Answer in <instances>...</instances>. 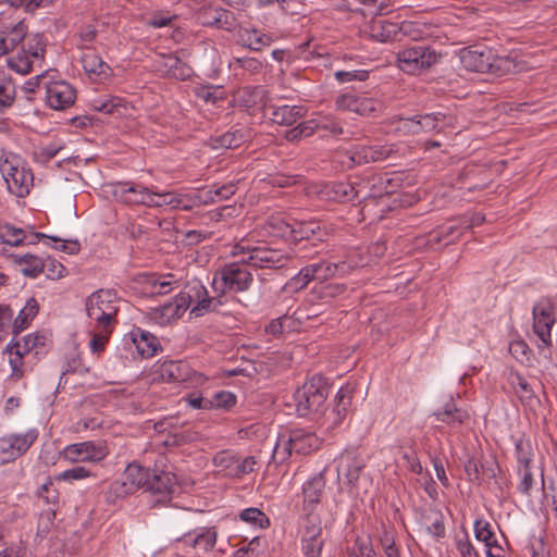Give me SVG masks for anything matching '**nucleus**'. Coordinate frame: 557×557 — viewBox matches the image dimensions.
Masks as SVG:
<instances>
[{"label": "nucleus", "mask_w": 557, "mask_h": 557, "mask_svg": "<svg viewBox=\"0 0 557 557\" xmlns=\"http://www.w3.org/2000/svg\"><path fill=\"white\" fill-rule=\"evenodd\" d=\"M233 256L242 259L238 262L226 264L216 271L212 287L216 294L245 292L252 283V274L247 265L261 269H276L284 265L287 257L281 250L273 249L267 245L253 246L249 239H243L236 244L232 251Z\"/></svg>", "instance_id": "nucleus-1"}, {"label": "nucleus", "mask_w": 557, "mask_h": 557, "mask_svg": "<svg viewBox=\"0 0 557 557\" xmlns=\"http://www.w3.org/2000/svg\"><path fill=\"white\" fill-rule=\"evenodd\" d=\"M20 44L21 50L7 59L8 66L22 75L40 69L46 53L42 35H27V27L23 22L10 24L0 30V57L14 50Z\"/></svg>", "instance_id": "nucleus-2"}, {"label": "nucleus", "mask_w": 557, "mask_h": 557, "mask_svg": "<svg viewBox=\"0 0 557 557\" xmlns=\"http://www.w3.org/2000/svg\"><path fill=\"white\" fill-rule=\"evenodd\" d=\"M214 298L208 295L207 288L199 280H191L183 285L181 292L173 301L151 308L149 319L161 326L178 320L188 308L195 318L213 310Z\"/></svg>", "instance_id": "nucleus-3"}, {"label": "nucleus", "mask_w": 557, "mask_h": 557, "mask_svg": "<svg viewBox=\"0 0 557 557\" xmlns=\"http://www.w3.org/2000/svg\"><path fill=\"white\" fill-rule=\"evenodd\" d=\"M119 298L112 289H99L86 298L85 310L90 324L102 330H113L120 310Z\"/></svg>", "instance_id": "nucleus-4"}, {"label": "nucleus", "mask_w": 557, "mask_h": 557, "mask_svg": "<svg viewBox=\"0 0 557 557\" xmlns=\"http://www.w3.org/2000/svg\"><path fill=\"white\" fill-rule=\"evenodd\" d=\"M327 387L320 376H312L294 393L296 411L300 417L315 418L324 406Z\"/></svg>", "instance_id": "nucleus-5"}, {"label": "nucleus", "mask_w": 557, "mask_h": 557, "mask_svg": "<svg viewBox=\"0 0 557 557\" xmlns=\"http://www.w3.org/2000/svg\"><path fill=\"white\" fill-rule=\"evenodd\" d=\"M459 60L465 70L478 73H494L500 69L510 71L513 66L511 60L496 57L487 47L463 48L459 53Z\"/></svg>", "instance_id": "nucleus-6"}, {"label": "nucleus", "mask_w": 557, "mask_h": 557, "mask_svg": "<svg viewBox=\"0 0 557 557\" xmlns=\"http://www.w3.org/2000/svg\"><path fill=\"white\" fill-rule=\"evenodd\" d=\"M0 172L12 195L25 197L29 194L34 176L18 156L12 153L5 156L0 163Z\"/></svg>", "instance_id": "nucleus-7"}, {"label": "nucleus", "mask_w": 557, "mask_h": 557, "mask_svg": "<svg viewBox=\"0 0 557 557\" xmlns=\"http://www.w3.org/2000/svg\"><path fill=\"white\" fill-rule=\"evenodd\" d=\"M440 61V54L424 45L404 48L397 53L398 67L410 75H418Z\"/></svg>", "instance_id": "nucleus-8"}, {"label": "nucleus", "mask_w": 557, "mask_h": 557, "mask_svg": "<svg viewBox=\"0 0 557 557\" xmlns=\"http://www.w3.org/2000/svg\"><path fill=\"white\" fill-rule=\"evenodd\" d=\"M109 455V449L104 441H86L65 446L60 456L63 460L71 463H97L102 461Z\"/></svg>", "instance_id": "nucleus-9"}, {"label": "nucleus", "mask_w": 557, "mask_h": 557, "mask_svg": "<svg viewBox=\"0 0 557 557\" xmlns=\"http://www.w3.org/2000/svg\"><path fill=\"white\" fill-rule=\"evenodd\" d=\"M39 432L32 428L24 433H12L0 437V466L23 456L37 441Z\"/></svg>", "instance_id": "nucleus-10"}, {"label": "nucleus", "mask_w": 557, "mask_h": 557, "mask_svg": "<svg viewBox=\"0 0 557 557\" xmlns=\"http://www.w3.org/2000/svg\"><path fill=\"white\" fill-rule=\"evenodd\" d=\"M214 467L224 472L225 476L232 479H240L256 470L258 463L255 456L240 458L230 450H221L216 453L212 459Z\"/></svg>", "instance_id": "nucleus-11"}, {"label": "nucleus", "mask_w": 557, "mask_h": 557, "mask_svg": "<svg viewBox=\"0 0 557 557\" xmlns=\"http://www.w3.org/2000/svg\"><path fill=\"white\" fill-rule=\"evenodd\" d=\"M300 543L304 557H322L325 540L319 516L304 518Z\"/></svg>", "instance_id": "nucleus-12"}, {"label": "nucleus", "mask_w": 557, "mask_h": 557, "mask_svg": "<svg viewBox=\"0 0 557 557\" xmlns=\"http://www.w3.org/2000/svg\"><path fill=\"white\" fill-rule=\"evenodd\" d=\"M351 404V394L348 388L341 387L335 397L334 404L331 408L320 410V414L314 419L320 423V426L325 431L336 429L346 418L348 408Z\"/></svg>", "instance_id": "nucleus-13"}, {"label": "nucleus", "mask_w": 557, "mask_h": 557, "mask_svg": "<svg viewBox=\"0 0 557 557\" xmlns=\"http://www.w3.org/2000/svg\"><path fill=\"white\" fill-rule=\"evenodd\" d=\"M533 330L542 345L540 348L548 347L552 344V327L555 323L554 307L548 298L540 299L532 310Z\"/></svg>", "instance_id": "nucleus-14"}, {"label": "nucleus", "mask_w": 557, "mask_h": 557, "mask_svg": "<svg viewBox=\"0 0 557 557\" xmlns=\"http://www.w3.org/2000/svg\"><path fill=\"white\" fill-rule=\"evenodd\" d=\"M337 110L350 111L360 115H370L382 110V102L366 94L345 92L335 100Z\"/></svg>", "instance_id": "nucleus-15"}, {"label": "nucleus", "mask_w": 557, "mask_h": 557, "mask_svg": "<svg viewBox=\"0 0 557 557\" xmlns=\"http://www.w3.org/2000/svg\"><path fill=\"white\" fill-rule=\"evenodd\" d=\"M349 159L354 164H364L386 160L399 156L400 148L396 144L377 146L354 145L349 149Z\"/></svg>", "instance_id": "nucleus-16"}, {"label": "nucleus", "mask_w": 557, "mask_h": 557, "mask_svg": "<svg viewBox=\"0 0 557 557\" xmlns=\"http://www.w3.org/2000/svg\"><path fill=\"white\" fill-rule=\"evenodd\" d=\"M46 103L53 110H65L74 104L76 99V90L65 81L45 82Z\"/></svg>", "instance_id": "nucleus-17"}, {"label": "nucleus", "mask_w": 557, "mask_h": 557, "mask_svg": "<svg viewBox=\"0 0 557 557\" xmlns=\"http://www.w3.org/2000/svg\"><path fill=\"white\" fill-rule=\"evenodd\" d=\"M151 191L146 186L131 182H117L112 185L113 197L125 205L150 207Z\"/></svg>", "instance_id": "nucleus-18"}, {"label": "nucleus", "mask_w": 557, "mask_h": 557, "mask_svg": "<svg viewBox=\"0 0 557 557\" xmlns=\"http://www.w3.org/2000/svg\"><path fill=\"white\" fill-rule=\"evenodd\" d=\"M151 472L138 463H129L123 473V482H114L112 488L119 495L132 493L137 488L147 490Z\"/></svg>", "instance_id": "nucleus-19"}, {"label": "nucleus", "mask_w": 557, "mask_h": 557, "mask_svg": "<svg viewBox=\"0 0 557 557\" xmlns=\"http://www.w3.org/2000/svg\"><path fill=\"white\" fill-rule=\"evenodd\" d=\"M197 21L208 27L232 30L235 27L234 14L223 8L202 7L196 13Z\"/></svg>", "instance_id": "nucleus-20"}, {"label": "nucleus", "mask_w": 557, "mask_h": 557, "mask_svg": "<svg viewBox=\"0 0 557 557\" xmlns=\"http://www.w3.org/2000/svg\"><path fill=\"white\" fill-rule=\"evenodd\" d=\"M357 267H359L358 262L346 260L338 262L319 261L308 264L312 278L320 281V283L332 277L345 276Z\"/></svg>", "instance_id": "nucleus-21"}, {"label": "nucleus", "mask_w": 557, "mask_h": 557, "mask_svg": "<svg viewBox=\"0 0 557 557\" xmlns=\"http://www.w3.org/2000/svg\"><path fill=\"white\" fill-rule=\"evenodd\" d=\"M218 540V532L214 528L202 527L187 532L180 540L185 546L195 549L196 554L208 553Z\"/></svg>", "instance_id": "nucleus-22"}, {"label": "nucleus", "mask_w": 557, "mask_h": 557, "mask_svg": "<svg viewBox=\"0 0 557 557\" xmlns=\"http://www.w3.org/2000/svg\"><path fill=\"white\" fill-rule=\"evenodd\" d=\"M325 478L322 472L315 474L311 479H309L302 486V496H304V506L302 510L306 513V517H312L314 515V510L324 493L325 488Z\"/></svg>", "instance_id": "nucleus-23"}, {"label": "nucleus", "mask_w": 557, "mask_h": 557, "mask_svg": "<svg viewBox=\"0 0 557 557\" xmlns=\"http://www.w3.org/2000/svg\"><path fill=\"white\" fill-rule=\"evenodd\" d=\"M474 536L479 542H482L486 549V557H504L505 550L498 543L495 533L492 530L490 522L483 519H478L473 525Z\"/></svg>", "instance_id": "nucleus-24"}, {"label": "nucleus", "mask_w": 557, "mask_h": 557, "mask_svg": "<svg viewBox=\"0 0 557 557\" xmlns=\"http://www.w3.org/2000/svg\"><path fill=\"white\" fill-rule=\"evenodd\" d=\"M90 110L106 115L123 116L128 112V102L111 95L96 97L89 101Z\"/></svg>", "instance_id": "nucleus-25"}, {"label": "nucleus", "mask_w": 557, "mask_h": 557, "mask_svg": "<svg viewBox=\"0 0 557 557\" xmlns=\"http://www.w3.org/2000/svg\"><path fill=\"white\" fill-rule=\"evenodd\" d=\"M177 485V480L171 471L154 469L149 478L147 491L166 498L172 495Z\"/></svg>", "instance_id": "nucleus-26"}, {"label": "nucleus", "mask_w": 557, "mask_h": 557, "mask_svg": "<svg viewBox=\"0 0 557 557\" xmlns=\"http://www.w3.org/2000/svg\"><path fill=\"white\" fill-rule=\"evenodd\" d=\"M321 198L329 201H350L360 197V189L348 182L325 184L320 190Z\"/></svg>", "instance_id": "nucleus-27"}, {"label": "nucleus", "mask_w": 557, "mask_h": 557, "mask_svg": "<svg viewBox=\"0 0 557 557\" xmlns=\"http://www.w3.org/2000/svg\"><path fill=\"white\" fill-rule=\"evenodd\" d=\"M81 62L85 73L95 82H103L112 75L109 64L91 50L82 54Z\"/></svg>", "instance_id": "nucleus-28"}, {"label": "nucleus", "mask_w": 557, "mask_h": 557, "mask_svg": "<svg viewBox=\"0 0 557 557\" xmlns=\"http://www.w3.org/2000/svg\"><path fill=\"white\" fill-rule=\"evenodd\" d=\"M364 463L350 453L343 454L337 466L338 478H344L346 483L356 486Z\"/></svg>", "instance_id": "nucleus-29"}, {"label": "nucleus", "mask_w": 557, "mask_h": 557, "mask_svg": "<svg viewBox=\"0 0 557 557\" xmlns=\"http://www.w3.org/2000/svg\"><path fill=\"white\" fill-rule=\"evenodd\" d=\"M129 336L138 355L143 358H150L158 351L159 342L150 332L135 327L129 332Z\"/></svg>", "instance_id": "nucleus-30"}, {"label": "nucleus", "mask_w": 557, "mask_h": 557, "mask_svg": "<svg viewBox=\"0 0 557 557\" xmlns=\"http://www.w3.org/2000/svg\"><path fill=\"white\" fill-rule=\"evenodd\" d=\"M158 70L168 77L181 81L191 75V69L174 54L163 55L159 61Z\"/></svg>", "instance_id": "nucleus-31"}, {"label": "nucleus", "mask_w": 557, "mask_h": 557, "mask_svg": "<svg viewBox=\"0 0 557 557\" xmlns=\"http://www.w3.org/2000/svg\"><path fill=\"white\" fill-rule=\"evenodd\" d=\"M147 286L151 288L152 294L166 295L182 287V276L175 273L152 274L147 277Z\"/></svg>", "instance_id": "nucleus-32"}, {"label": "nucleus", "mask_w": 557, "mask_h": 557, "mask_svg": "<svg viewBox=\"0 0 557 557\" xmlns=\"http://www.w3.org/2000/svg\"><path fill=\"white\" fill-rule=\"evenodd\" d=\"M294 453L308 455L317 450L321 445V440L311 431L296 429L290 431Z\"/></svg>", "instance_id": "nucleus-33"}, {"label": "nucleus", "mask_w": 557, "mask_h": 557, "mask_svg": "<svg viewBox=\"0 0 557 557\" xmlns=\"http://www.w3.org/2000/svg\"><path fill=\"white\" fill-rule=\"evenodd\" d=\"M149 208H168L171 210L175 209H188V199L183 195L175 191H151V202Z\"/></svg>", "instance_id": "nucleus-34"}, {"label": "nucleus", "mask_w": 557, "mask_h": 557, "mask_svg": "<svg viewBox=\"0 0 557 557\" xmlns=\"http://www.w3.org/2000/svg\"><path fill=\"white\" fill-rule=\"evenodd\" d=\"M238 37L243 46L255 51H260L274 41L273 36L262 33L257 28H240Z\"/></svg>", "instance_id": "nucleus-35"}, {"label": "nucleus", "mask_w": 557, "mask_h": 557, "mask_svg": "<svg viewBox=\"0 0 557 557\" xmlns=\"http://www.w3.org/2000/svg\"><path fill=\"white\" fill-rule=\"evenodd\" d=\"M12 259L18 271L25 276L37 277L45 271L44 260L36 255H13Z\"/></svg>", "instance_id": "nucleus-36"}, {"label": "nucleus", "mask_w": 557, "mask_h": 557, "mask_svg": "<svg viewBox=\"0 0 557 557\" xmlns=\"http://www.w3.org/2000/svg\"><path fill=\"white\" fill-rule=\"evenodd\" d=\"M16 94L13 78L3 69H0V113H4L13 107Z\"/></svg>", "instance_id": "nucleus-37"}, {"label": "nucleus", "mask_w": 557, "mask_h": 557, "mask_svg": "<svg viewBox=\"0 0 557 557\" xmlns=\"http://www.w3.org/2000/svg\"><path fill=\"white\" fill-rule=\"evenodd\" d=\"M433 416L437 421L447 424H461L469 418L467 410L457 408L453 398H449L443 406V408L436 410Z\"/></svg>", "instance_id": "nucleus-38"}, {"label": "nucleus", "mask_w": 557, "mask_h": 557, "mask_svg": "<svg viewBox=\"0 0 557 557\" xmlns=\"http://www.w3.org/2000/svg\"><path fill=\"white\" fill-rule=\"evenodd\" d=\"M37 495L38 498L42 500L45 504L52 506L40 515V519H47L49 523L52 522L57 513L55 507L59 504L58 491L54 488L52 482L48 480L39 487Z\"/></svg>", "instance_id": "nucleus-39"}, {"label": "nucleus", "mask_w": 557, "mask_h": 557, "mask_svg": "<svg viewBox=\"0 0 557 557\" xmlns=\"http://www.w3.org/2000/svg\"><path fill=\"white\" fill-rule=\"evenodd\" d=\"M271 110L272 121L276 124L286 126L293 125L305 114L302 107L299 106L284 104L271 107Z\"/></svg>", "instance_id": "nucleus-40"}, {"label": "nucleus", "mask_w": 557, "mask_h": 557, "mask_svg": "<svg viewBox=\"0 0 557 557\" xmlns=\"http://www.w3.org/2000/svg\"><path fill=\"white\" fill-rule=\"evenodd\" d=\"M268 236L284 238L293 242V224L281 216H271L263 226Z\"/></svg>", "instance_id": "nucleus-41"}, {"label": "nucleus", "mask_w": 557, "mask_h": 557, "mask_svg": "<svg viewBox=\"0 0 557 557\" xmlns=\"http://www.w3.org/2000/svg\"><path fill=\"white\" fill-rule=\"evenodd\" d=\"M399 27L387 20L373 21L370 27L371 37L380 42H387L396 37Z\"/></svg>", "instance_id": "nucleus-42"}, {"label": "nucleus", "mask_w": 557, "mask_h": 557, "mask_svg": "<svg viewBox=\"0 0 557 557\" xmlns=\"http://www.w3.org/2000/svg\"><path fill=\"white\" fill-rule=\"evenodd\" d=\"M25 228L16 227L9 222L0 223V242L2 244L18 247L25 242Z\"/></svg>", "instance_id": "nucleus-43"}, {"label": "nucleus", "mask_w": 557, "mask_h": 557, "mask_svg": "<svg viewBox=\"0 0 557 557\" xmlns=\"http://www.w3.org/2000/svg\"><path fill=\"white\" fill-rule=\"evenodd\" d=\"M346 293V285L342 283H319L312 288V295L325 302L331 301Z\"/></svg>", "instance_id": "nucleus-44"}, {"label": "nucleus", "mask_w": 557, "mask_h": 557, "mask_svg": "<svg viewBox=\"0 0 557 557\" xmlns=\"http://www.w3.org/2000/svg\"><path fill=\"white\" fill-rule=\"evenodd\" d=\"M38 313V302L35 298H29L20 310L13 323L14 332H22Z\"/></svg>", "instance_id": "nucleus-45"}, {"label": "nucleus", "mask_w": 557, "mask_h": 557, "mask_svg": "<svg viewBox=\"0 0 557 557\" xmlns=\"http://www.w3.org/2000/svg\"><path fill=\"white\" fill-rule=\"evenodd\" d=\"M245 141V135L242 131H228L221 136L211 139V146L214 149H234Z\"/></svg>", "instance_id": "nucleus-46"}, {"label": "nucleus", "mask_w": 557, "mask_h": 557, "mask_svg": "<svg viewBox=\"0 0 557 557\" xmlns=\"http://www.w3.org/2000/svg\"><path fill=\"white\" fill-rule=\"evenodd\" d=\"M175 382H185L190 385H201L206 382V377L193 370L185 361H176Z\"/></svg>", "instance_id": "nucleus-47"}, {"label": "nucleus", "mask_w": 557, "mask_h": 557, "mask_svg": "<svg viewBox=\"0 0 557 557\" xmlns=\"http://www.w3.org/2000/svg\"><path fill=\"white\" fill-rule=\"evenodd\" d=\"M4 351L10 354L9 363L12 369L11 376L17 380L21 379L24 374L23 356L26 355L21 349V342H16L14 345L9 344Z\"/></svg>", "instance_id": "nucleus-48"}, {"label": "nucleus", "mask_w": 557, "mask_h": 557, "mask_svg": "<svg viewBox=\"0 0 557 557\" xmlns=\"http://www.w3.org/2000/svg\"><path fill=\"white\" fill-rule=\"evenodd\" d=\"M239 519L252 527L267 529L270 527L269 517L259 508L250 507L240 511Z\"/></svg>", "instance_id": "nucleus-49"}, {"label": "nucleus", "mask_w": 557, "mask_h": 557, "mask_svg": "<svg viewBox=\"0 0 557 557\" xmlns=\"http://www.w3.org/2000/svg\"><path fill=\"white\" fill-rule=\"evenodd\" d=\"M293 451L292 434L280 435L272 451V459L276 463H283L290 457Z\"/></svg>", "instance_id": "nucleus-50"}, {"label": "nucleus", "mask_w": 557, "mask_h": 557, "mask_svg": "<svg viewBox=\"0 0 557 557\" xmlns=\"http://www.w3.org/2000/svg\"><path fill=\"white\" fill-rule=\"evenodd\" d=\"M444 119L445 115L442 113L416 115L418 134L440 131V123L443 122Z\"/></svg>", "instance_id": "nucleus-51"}, {"label": "nucleus", "mask_w": 557, "mask_h": 557, "mask_svg": "<svg viewBox=\"0 0 557 557\" xmlns=\"http://www.w3.org/2000/svg\"><path fill=\"white\" fill-rule=\"evenodd\" d=\"M308 265L304 267L296 275H294L284 285V290L287 293H295L304 289L311 281L312 274L310 273Z\"/></svg>", "instance_id": "nucleus-52"}, {"label": "nucleus", "mask_w": 557, "mask_h": 557, "mask_svg": "<svg viewBox=\"0 0 557 557\" xmlns=\"http://www.w3.org/2000/svg\"><path fill=\"white\" fill-rule=\"evenodd\" d=\"M293 228V243L300 242L302 239H310L317 235V232L320 230V226L314 221L309 222H294Z\"/></svg>", "instance_id": "nucleus-53"}, {"label": "nucleus", "mask_w": 557, "mask_h": 557, "mask_svg": "<svg viewBox=\"0 0 557 557\" xmlns=\"http://www.w3.org/2000/svg\"><path fill=\"white\" fill-rule=\"evenodd\" d=\"M54 71L47 70L34 77H30L23 84V91L26 95L36 92L40 87L45 88V82H49V78L54 77Z\"/></svg>", "instance_id": "nucleus-54"}, {"label": "nucleus", "mask_w": 557, "mask_h": 557, "mask_svg": "<svg viewBox=\"0 0 557 557\" xmlns=\"http://www.w3.org/2000/svg\"><path fill=\"white\" fill-rule=\"evenodd\" d=\"M95 332L91 335V339L89 342V348L92 354H101L104 351L106 345L109 341V336L113 330H102L94 327Z\"/></svg>", "instance_id": "nucleus-55"}, {"label": "nucleus", "mask_w": 557, "mask_h": 557, "mask_svg": "<svg viewBox=\"0 0 557 557\" xmlns=\"http://www.w3.org/2000/svg\"><path fill=\"white\" fill-rule=\"evenodd\" d=\"M310 123L314 125L315 129H324L333 135H341L343 133L342 126L329 115H319L315 119L310 120Z\"/></svg>", "instance_id": "nucleus-56"}, {"label": "nucleus", "mask_w": 557, "mask_h": 557, "mask_svg": "<svg viewBox=\"0 0 557 557\" xmlns=\"http://www.w3.org/2000/svg\"><path fill=\"white\" fill-rule=\"evenodd\" d=\"M348 557H376V555L369 539L357 537Z\"/></svg>", "instance_id": "nucleus-57"}, {"label": "nucleus", "mask_w": 557, "mask_h": 557, "mask_svg": "<svg viewBox=\"0 0 557 557\" xmlns=\"http://www.w3.org/2000/svg\"><path fill=\"white\" fill-rule=\"evenodd\" d=\"M236 404V396L228 391H220L209 400L210 408L231 409Z\"/></svg>", "instance_id": "nucleus-58"}, {"label": "nucleus", "mask_w": 557, "mask_h": 557, "mask_svg": "<svg viewBox=\"0 0 557 557\" xmlns=\"http://www.w3.org/2000/svg\"><path fill=\"white\" fill-rule=\"evenodd\" d=\"M515 447L518 468H529L533 457L531 444L528 441L519 440L516 442Z\"/></svg>", "instance_id": "nucleus-59"}, {"label": "nucleus", "mask_w": 557, "mask_h": 557, "mask_svg": "<svg viewBox=\"0 0 557 557\" xmlns=\"http://www.w3.org/2000/svg\"><path fill=\"white\" fill-rule=\"evenodd\" d=\"M89 476H91V472L87 468L77 466L58 473L55 480L72 483L74 481L85 480Z\"/></svg>", "instance_id": "nucleus-60"}, {"label": "nucleus", "mask_w": 557, "mask_h": 557, "mask_svg": "<svg viewBox=\"0 0 557 557\" xmlns=\"http://www.w3.org/2000/svg\"><path fill=\"white\" fill-rule=\"evenodd\" d=\"M314 133V125L310 123V121L302 122L297 126L286 131L285 138L288 141H296L301 139L302 137H308Z\"/></svg>", "instance_id": "nucleus-61"}, {"label": "nucleus", "mask_w": 557, "mask_h": 557, "mask_svg": "<svg viewBox=\"0 0 557 557\" xmlns=\"http://www.w3.org/2000/svg\"><path fill=\"white\" fill-rule=\"evenodd\" d=\"M334 76L338 83H348L352 81L363 82L368 78L369 73L363 70L336 71Z\"/></svg>", "instance_id": "nucleus-62"}, {"label": "nucleus", "mask_w": 557, "mask_h": 557, "mask_svg": "<svg viewBox=\"0 0 557 557\" xmlns=\"http://www.w3.org/2000/svg\"><path fill=\"white\" fill-rule=\"evenodd\" d=\"M510 384L516 388V392L521 396H531L533 391L528 381L519 373H510Z\"/></svg>", "instance_id": "nucleus-63"}, {"label": "nucleus", "mask_w": 557, "mask_h": 557, "mask_svg": "<svg viewBox=\"0 0 557 557\" xmlns=\"http://www.w3.org/2000/svg\"><path fill=\"white\" fill-rule=\"evenodd\" d=\"M44 345H45L44 336L38 335V334H27L22 339L21 349L23 350V352L28 354Z\"/></svg>", "instance_id": "nucleus-64"}]
</instances>
